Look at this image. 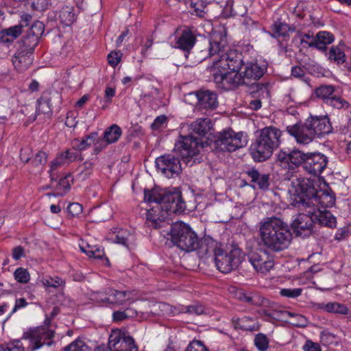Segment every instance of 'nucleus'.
Listing matches in <instances>:
<instances>
[{"label": "nucleus", "instance_id": "obj_1", "mask_svg": "<svg viewBox=\"0 0 351 351\" xmlns=\"http://www.w3.org/2000/svg\"><path fill=\"white\" fill-rule=\"evenodd\" d=\"M208 56L213 58V69L239 71L243 63L242 53L228 47L226 32L224 29L211 33Z\"/></svg>", "mask_w": 351, "mask_h": 351}, {"label": "nucleus", "instance_id": "obj_2", "mask_svg": "<svg viewBox=\"0 0 351 351\" xmlns=\"http://www.w3.org/2000/svg\"><path fill=\"white\" fill-rule=\"evenodd\" d=\"M258 234L262 245L276 252L287 249L292 240L289 226L277 217L263 219L258 225Z\"/></svg>", "mask_w": 351, "mask_h": 351}, {"label": "nucleus", "instance_id": "obj_3", "mask_svg": "<svg viewBox=\"0 0 351 351\" xmlns=\"http://www.w3.org/2000/svg\"><path fill=\"white\" fill-rule=\"evenodd\" d=\"M258 133L249 150L255 162H263L269 159L280 145L282 132L276 127L267 126L260 130Z\"/></svg>", "mask_w": 351, "mask_h": 351}, {"label": "nucleus", "instance_id": "obj_4", "mask_svg": "<svg viewBox=\"0 0 351 351\" xmlns=\"http://www.w3.org/2000/svg\"><path fill=\"white\" fill-rule=\"evenodd\" d=\"M144 199L146 202L165 206L167 210L173 212H183L186 207L181 191L177 188L145 189Z\"/></svg>", "mask_w": 351, "mask_h": 351}, {"label": "nucleus", "instance_id": "obj_5", "mask_svg": "<svg viewBox=\"0 0 351 351\" xmlns=\"http://www.w3.org/2000/svg\"><path fill=\"white\" fill-rule=\"evenodd\" d=\"M172 243L182 251L190 252L196 250L199 245V238L191 227L182 221L171 225L168 232Z\"/></svg>", "mask_w": 351, "mask_h": 351}, {"label": "nucleus", "instance_id": "obj_6", "mask_svg": "<svg viewBox=\"0 0 351 351\" xmlns=\"http://www.w3.org/2000/svg\"><path fill=\"white\" fill-rule=\"evenodd\" d=\"M289 177L290 179L288 180H291L288 189L291 204L299 210L305 209L307 198H310L314 193L313 181L302 176H294L293 173L289 174Z\"/></svg>", "mask_w": 351, "mask_h": 351}, {"label": "nucleus", "instance_id": "obj_7", "mask_svg": "<svg viewBox=\"0 0 351 351\" xmlns=\"http://www.w3.org/2000/svg\"><path fill=\"white\" fill-rule=\"evenodd\" d=\"M247 136L243 132H235L229 128L219 132L210 144L211 149L216 154L232 152L245 147L247 144Z\"/></svg>", "mask_w": 351, "mask_h": 351}, {"label": "nucleus", "instance_id": "obj_8", "mask_svg": "<svg viewBox=\"0 0 351 351\" xmlns=\"http://www.w3.org/2000/svg\"><path fill=\"white\" fill-rule=\"evenodd\" d=\"M213 254L217 269L223 274H228L236 269L243 258V254L240 249L234 247L230 250H224L221 245L215 246Z\"/></svg>", "mask_w": 351, "mask_h": 351}, {"label": "nucleus", "instance_id": "obj_9", "mask_svg": "<svg viewBox=\"0 0 351 351\" xmlns=\"http://www.w3.org/2000/svg\"><path fill=\"white\" fill-rule=\"evenodd\" d=\"M50 320L47 318L45 323L49 324ZM55 332L48 325L40 326L34 329H29L23 332L21 340H29L27 348L34 351L41 348L43 345L51 346L53 343V338Z\"/></svg>", "mask_w": 351, "mask_h": 351}, {"label": "nucleus", "instance_id": "obj_10", "mask_svg": "<svg viewBox=\"0 0 351 351\" xmlns=\"http://www.w3.org/2000/svg\"><path fill=\"white\" fill-rule=\"evenodd\" d=\"M306 153L293 149L292 150H280L276 154V163L282 169L287 171L286 179H290L289 174L293 173L301 165H304Z\"/></svg>", "mask_w": 351, "mask_h": 351}, {"label": "nucleus", "instance_id": "obj_11", "mask_svg": "<svg viewBox=\"0 0 351 351\" xmlns=\"http://www.w3.org/2000/svg\"><path fill=\"white\" fill-rule=\"evenodd\" d=\"M204 147L203 142L192 136H181L180 140L175 144L174 151L179 154L182 160L189 163L197 160L199 147Z\"/></svg>", "mask_w": 351, "mask_h": 351}, {"label": "nucleus", "instance_id": "obj_12", "mask_svg": "<svg viewBox=\"0 0 351 351\" xmlns=\"http://www.w3.org/2000/svg\"><path fill=\"white\" fill-rule=\"evenodd\" d=\"M213 75L214 82L218 88L225 90H230L243 85L242 77L239 71L214 69Z\"/></svg>", "mask_w": 351, "mask_h": 351}, {"label": "nucleus", "instance_id": "obj_13", "mask_svg": "<svg viewBox=\"0 0 351 351\" xmlns=\"http://www.w3.org/2000/svg\"><path fill=\"white\" fill-rule=\"evenodd\" d=\"M34 48L30 47V45L22 41L19 44V48L12 58V64L19 72H25L32 64Z\"/></svg>", "mask_w": 351, "mask_h": 351}, {"label": "nucleus", "instance_id": "obj_14", "mask_svg": "<svg viewBox=\"0 0 351 351\" xmlns=\"http://www.w3.org/2000/svg\"><path fill=\"white\" fill-rule=\"evenodd\" d=\"M155 165L158 171L168 178H173L181 172L180 159L171 154L156 158Z\"/></svg>", "mask_w": 351, "mask_h": 351}, {"label": "nucleus", "instance_id": "obj_15", "mask_svg": "<svg viewBox=\"0 0 351 351\" xmlns=\"http://www.w3.org/2000/svg\"><path fill=\"white\" fill-rule=\"evenodd\" d=\"M108 348L111 351H138L134 339L120 330H112L109 336Z\"/></svg>", "mask_w": 351, "mask_h": 351}, {"label": "nucleus", "instance_id": "obj_16", "mask_svg": "<svg viewBox=\"0 0 351 351\" xmlns=\"http://www.w3.org/2000/svg\"><path fill=\"white\" fill-rule=\"evenodd\" d=\"M308 125V122L305 120L304 123L298 122L287 126L286 131L294 138L298 145L305 146L315 139Z\"/></svg>", "mask_w": 351, "mask_h": 351}, {"label": "nucleus", "instance_id": "obj_17", "mask_svg": "<svg viewBox=\"0 0 351 351\" xmlns=\"http://www.w3.org/2000/svg\"><path fill=\"white\" fill-rule=\"evenodd\" d=\"M301 213L296 215L293 219L291 226L294 232L298 236L308 237L311 234L313 229V217L309 213V208L300 210Z\"/></svg>", "mask_w": 351, "mask_h": 351}, {"label": "nucleus", "instance_id": "obj_18", "mask_svg": "<svg viewBox=\"0 0 351 351\" xmlns=\"http://www.w3.org/2000/svg\"><path fill=\"white\" fill-rule=\"evenodd\" d=\"M327 157L319 152L306 153L303 168L308 173L317 176L325 169Z\"/></svg>", "mask_w": 351, "mask_h": 351}, {"label": "nucleus", "instance_id": "obj_19", "mask_svg": "<svg viewBox=\"0 0 351 351\" xmlns=\"http://www.w3.org/2000/svg\"><path fill=\"white\" fill-rule=\"evenodd\" d=\"M266 71L265 65H260L256 62H247L243 63L239 75L242 77L243 84H247L252 81H256L261 78Z\"/></svg>", "mask_w": 351, "mask_h": 351}, {"label": "nucleus", "instance_id": "obj_20", "mask_svg": "<svg viewBox=\"0 0 351 351\" xmlns=\"http://www.w3.org/2000/svg\"><path fill=\"white\" fill-rule=\"evenodd\" d=\"M196 40L195 28L184 27L176 32L175 47L189 53L193 48Z\"/></svg>", "mask_w": 351, "mask_h": 351}, {"label": "nucleus", "instance_id": "obj_21", "mask_svg": "<svg viewBox=\"0 0 351 351\" xmlns=\"http://www.w3.org/2000/svg\"><path fill=\"white\" fill-rule=\"evenodd\" d=\"M263 315L267 316L270 320L288 322L297 327H304L307 323L306 318L303 315L287 311H264Z\"/></svg>", "mask_w": 351, "mask_h": 351}, {"label": "nucleus", "instance_id": "obj_22", "mask_svg": "<svg viewBox=\"0 0 351 351\" xmlns=\"http://www.w3.org/2000/svg\"><path fill=\"white\" fill-rule=\"evenodd\" d=\"M315 138H322L332 132L328 116H311L306 119Z\"/></svg>", "mask_w": 351, "mask_h": 351}, {"label": "nucleus", "instance_id": "obj_23", "mask_svg": "<svg viewBox=\"0 0 351 351\" xmlns=\"http://www.w3.org/2000/svg\"><path fill=\"white\" fill-rule=\"evenodd\" d=\"M171 210H167L165 206L156 205L147 210L146 219L148 226L158 228L163 226L168 216L172 213H177Z\"/></svg>", "mask_w": 351, "mask_h": 351}, {"label": "nucleus", "instance_id": "obj_24", "mask_svg": "<svg viewBox=\"0 0 351 351\" xmlns=\"http://www.w3.org/2000/svg\"><path fill=\"white\" fill-rule=\"evenodd\" d=\"M108 298H98L99 300L107 301L109 304L123 305L126 303L131 304L134 302L132 292L129 291H119L112 288L106 289Z\"/></svg>", "mask_w": 351, "mask_h": 351}, {"label": "nucleus", "instance_id": "obj_25", "mask_svg": "<svg viewBox=\"0 0 351 351\" xmlns=\"http://www.w3.org/2000/svg\"><path fill=\"white\" fill-rule=\"evenodd\" d=\"M335 203V197L334 195L327 191H315L310 198H307L306 208H311L314 206L318 208L320 206L323 208L332 207Z\"/></svg>", "mask_w": 351, "mask_h": 351}, {"label": "nucleus", "instance_id": "obj_26", "mask_svg": "<svg viewBox=\"0 0 351 351\" xmlns=\"http://www.w3.org/2000/svg\"><path fill=\"white\" fill-rule=\"evenodd\" d=\"M309 213L312 215L313 223L330 228H336V217L330 211L313 206L309 208Z\"/></svg>", "mask_w": 351, "mask_h": 351}, {"label": "nucleus", "instance_id": "obj_27", "mask_svg": "<svg viewBox=\"0 0 351 351\" xmlns=\"http://www.w3.org/2000/svg\"><path fill=\"white\" fill-rule=\"evenodd\" d=\"M249 261L253 266L254 269L260 273L266 274L274 267V260L270 258L266 253L251 254L249 257Z\"/></svg>", "mask_w": 351, "mask_h": 351}, {"label": "nucleus", "instance_id": "obj_28", "mask_svg": "<svg viewBox=\"0 0 351 351\" xmlns=\"http://www.w3.org/2000/svg\"><path fill=\"white\" fill-rule=\"evenodd\" d=\"M197 103V108L199 110H213L218 106L217 94L210 90H199L194 93Z\"/></svg>", "mask_w": 351, "mask_h": 351}, {"label": "nucleus", "instance_id": "obj_29", "mask_svg": "<svg viewBox=\"0 0 351 351\" xmlns=\"http://www.w3.org/2000/svg\"><path fill=\"white\" fill-rule=\"evenodd\" d=\"M44 32L43 23L37 21L32 24L27 35L22 40V42L30 45V47H35L38 44L39 39Z\"/></svg>", "mask_w": 351, "mask_h": 351}, {"label": "nucleus", "instance_id": "obj_30", "mask_svg": "<svg viewBox=\"0 0 351 351\" xmlns=\"http://www.w3.org/2000/svg\"><path fill=\"white\" fill-rule=\"evenodd\" d=\"M235 296L239 300L250 305L261 306L264 302V298L256 291L238 289L236 291Z\"/></svg>", "mask_w": 351, "mask_h": 351}, {"label": "nucleus", "instance_id": "obj_31", "mask_svg": "<svg viewBox=\"0 0 351 351\" xmlns=\"http://www.w3.org/2000/svg\"><path fill=\"white\" fill-rule=\"evenodd\" d=\"M78 13L77 8L71 5H64L60 11V22L64 26H70L75 21Z\"/></svg>", "mask_w": 351, "mask_h": 351}, {"label": "nucleus", "instance_id": "obj_32", "mask_svg": "<svg viewBox=\"0 0 351 351\" xmlns=\"http://www.w3.org/2000/svg\"><path fill=\"white\" fill-rule=\"evenodd\" d=\"M22 33V25H14L0 32V43L10 44Z\"/></svg>", "mask_w": 351, "mask_h": 351}, {"label": "nucleus", "instance_id": "obj_33", "mask_svg": "<svg viewBox=\"0 0 351 351\" xmlns=\"http://www.w3.org/2000/svg\"><path fill=\"white\" fill-rule=\"evenodd\" d=\"M327 60L337 64H342L346 62V54L340 45L332 46L324 52Z\"/></svg>", "mask_w": 351, "mask_h": 351}, {"label": "nucleus", "instance_id": "obj_34", "mask_svg": "<svg viewBox=\"0 0 351 351\" xmlns=\"http://www.w3.org/2000/svg\"><path fill=\"white\" fill-rule=\"evenodd\" d=\"M316 49L319 51L324 52L327 49V45L335 41V36L326 31H320L316 36Z\"/></svg>", "mask_w": 351, "mask_h": 351}, {"label": "nucleus", "instance_id": "obj_35", "mask_svg": "<svg viewBox=\"0 0 351 351\" xmlns=\"http://www.w3.org/2000/svg\"><path fill=\"white\" fill-rule=\"evenodd\" d=\"M111 239L114 243L122 245L129 248L132 243L134 236L126 229H119L117 232H114Z\"/></svg>", "mask_w": 351, "mask_h": 351}, {"label": "nucleus", "instance_id": "obj_36", "mask_svg": "<svg viewBox=\"0 0 351 351\" xmlns=\"http://www.w3.org/2000/svg\"><path fill=\"white\" fill-rule=\"evenodd\" d=\"M232 322L237 327L245 330L254 331L257 330L258 324L256 319L252 317L243 316L242 317H233Z\"/></svg>", "mask_w": 351, "mask_h": 351}, {"label": "nucleus", "instance_id": "obj_37", "mask_svg": "<svg viewBox=\"0 0 351 351\" xmlns=\"http://www.w3.org/2000/svg\"><path fill=\"white\" fill-rule=\"evenodd\" d=\"M251 181L256 183L261 189H266L269 185L268 174H261L256 169H252L247 172Z\"/></svg>", "mask_w": 351, "mask_h": 351}, {"label": "nucleus", "instance_id": "obj_38", "mask_svg": "<svg viewBox=\"0 0 351 351\" xmlns=\"http://www.w3.org/2000/svg\"><path fill=\"white\" fill-rule=\"evenodd\" d=\"M80 250L90 258H101L104 255V249L100 246L91 245L84 241L79 244Z\"/></svg>", "mask_w": 351, "mask_h": 351}, {"label": "nucleus", "instance_id": "obj_39", "mask_svg": "<svg viewBox=\"0 0 351 351\" xmlns=\"http://www.w3.org/2000/svg\"><path fill=\"white\" fill-rule=\"evenodd\" d=\"M51 100V97L49 96V93H43L42 96L37 100V107L36 113L37 114H51L52 113Z\"/></svg>", "mask_w": 351, "mask_h": 351}, {"label": "nucleus", "instance_id": "obj_40", "mask_svg": "<svg viewBox=\"0 0 351 351\" xmlns=\"http://www.w3.org/2000/svg\"><path fill=\"white\" fill-rule=\"evenodd\" d=\"M212 122L208 118L198 119L191 124V129L193 132L204 136L211 129Z\"/></svg>", "mask_w": 351, "mask_h": 351}, {"label": "nucleus", "instance_id": "obj_41", "mask_svg": "<svg viewBox=\"0 0 351 351\" xmlns=\"http://www.w3.org/2000/svg\"><path fill=\"white\" fill-rule=\"evenodd\" d=\"M121 134V128L117 124H113L104 132V139L107 144L114 143L120 138Z\"/></svg>", "mask_w": 351, "mask_h": 351}, {"label": "nucleus", "instance_id": "obj_42", "mask_svg": "<svg viewBox=\"0 0 351 351\" xmlns=\"http://www.w3.org/2000/svg\"><path fill=\"white\" fill-rule=\"evenodd\" d=\"M319 308L328 313H338L346 315L348 313V308L343 304L338 302H328L327 304L321 303L318 304Z\"/></svg>", "mask_w": 351, "mask_h": 351}, {"label": "nucleus", "instance_id": "obj_43", "mask_svg": "<svg viewBox=\"0 0 351 351\" xmlns=\"http://www.w3.org/2000/svg\"><path fill=\"white\" fill-rule=\"evenodd\" d=\"M335 88L332 85H322L315 90V96L322 99L324 104H326L333 95Z\"/></svg>", "mask_w": 351, "mask_h": 351}, {"label": "nucleus", "instance_id": "obj_44", "mask_svg": "<svg viewBox=\"0 0 351 351\" xmlns=\"http://www.w3.org/2000/svg\"><path fill=\"white\" fill-rule=\"evenodd\" d=\"M290 27L289 25L280 21H276L271 27V36L274 38L286 37L289 36Z\"/></svg>", "mask_w": 351, "mask_h": 351}, {"label": "nucleus", "instance_id": "obj_45", "mask_svg": "<svg viewBox=\"0 0 351 351\" xmlns=\"http://www.w3.org/2000/svg\"><path fill=\"white\" fill-rule=\"evenodd\" d=\"M96 136L97 133H91L80 141L79 139H75L72 143L73 148L75 151L84 150L95 143Z\"/></svg>", "mask_w": 351, "mask_h": 351}, {"label": "nucleus", "instance_id": "obj_46", "mask_svg": "<svg viewBox=\"0 0 351 351\" xmlns=\"http://www.w3.org/2000/svg\"><path fill=\"white\" fill-rule=\"evenodd\" d=\"M40 280L47 288H58L65 285V281L57 276H43Z\"/></svg>", "mask_w": 351, "mask_h": 351}, {"label": "nucleus", "instance_id": "obj_47", "mask_svg": "<svg viewBox=\"0 0 351 351\" xmlns=\"http://www.w3.org/2000/svg\"><path fill=\"white\" fill-rule=\"evenodd\" d=\"M206 2L203 0H191L190 12L199 17H203L206 13Z\"/></svg>", "mask_w": 351, "mask_h": 351}, {"label": "nucleus", "instance_id": "obj_48", "mask_svg": "<svg viewBox=\"0 0 351 351\" xmlns=\"http://www.w3.org/2000/svg\"><path fill=\"white\" fill-rule=\"evenodd\" d=\"M93 163L90 161H86L80 165L77 169L75 178L77 180L82 181L88 178L92 173Z\"/></svg>", "mask_w": 351, "mask_h": 351}, {"label": "nucleus", "instance_id": "obj_49", "mask_svg": "<svg viewBox=\"0 0 351 351\" xmlns=\"http://www.w3.org/2000/svg\"><path fill=\"white\" fill-rule=\"evenodd\" d=\"M62 351H93V350L84 340L78 338L66 346Z\"/></svg>", "mask_w": 351, "mask_h": 351}, {"label": "nucleus", "instance_id": "obj_50", "mask_svg": "<svg viewBox=\"0 0 351 351\" xmlns=\"http://www.w3.org/2000/svg\"><path fill=\"white\" fill-rule=\"evenodd\" d=\"M63 163L69 165L78 159V153L73 149H67L65 151L57 154Z\"/></svg>", "mask_w": 351, "mask_h": 351}, {"label": "nucleus", "instance_id": "obj_51", "mask_svg": "<svg viewBox=\"0 0 351 351\" xmlns=\"http://www.w3.org/2000/svg\"><path fill=\"white\" fill-rule=\"evenodd\" d=\"M325 104L338 110L342 108L348 109L349 107V103L346 100L335 95Z\"/></svg>", "mask_w": 351, "mask_h": 351}, {"label": "nucleus", "instance_id": "obj_52", "mask_svg": "<svg viewBox=\"0 0 351 351\" xmlns=\"http://www.w3.org/2000/svg\"><path fill=\"white\" fill-rule=\"evenodd\" d=\"M47 161V154L43 151H38L31 160L32 165L39 171L43 169Z\"/></svg>", "mask_w": 351, "mask_h": 351}, {"label": "nucleus", "instance_id": "obj_53", "mask_svg": "<svg viewBox=\"0 0 351 351\" xmlns=\"http://www.w3.org/2000/svg\"><path fill=\"white\" fill-rule=\"evenodd\" d=\"M14 279L22 284L27 283L30 280V274L27 269L23 267L17 268L14 272Z\"/></svg>", "mask_w": 351, "mask_h": 351}, {"label": "nucleus", "instance_id": "obj_54", "mask_svg": "<svg viewBox=\"0 0 351 351\" xmlns=\"http://www.w3.org/2000/svg\"><path fill=\"white\" fill-rule=\"evenodd\" d=\"M73 180V179L71 174H67L60 180L57 185V189L60 191V195H62L68 191L71 187V182Z\"/></svg>", "mask_w": 351, "mask_h": 351}, {"label": "nucleus", "instance_id": "obj_55", "mask_svg": "<svg viewBox=\"0 0 351 351\" xmlns=\"http://www.w3.org/2000/svg\"><path fill=\"white\" fill-rule=\"evenodd\" d=\"M0 351H25L20 340H13L8 344L0 345Z\"/></svg>", "mask_w": 351, "mask_h": 351}, {"label": "nucleus", "instance_id": "obj_56", "mask_svg": "<svg viewBox=\"0 0 351 351\" xmlns=\"http://www.w3.org/2000/svg\"><path fill=\"white\" fill-rule=\"evenodd\" d=\"M64 165H65V164L63 163L58 156L56 155V157L51 162L49 170V173L51 180H57L58 176L55 171Z\"/></svg>", "mask_w": 351, "mask_h": 351}, {"label": "nucleus", "instance_id": "obj_57", "mask_svg": "<svg viewBox=\"0 0 351 351\" xmlns=\"http://www.w3.org/2000/svg\"><path fill=\"white\" fill-rule=\"evenodd\" d=\"M254 344L259 351H266L269 347V341L266 335L259 333L254 338Z\"/></svg>", "mask_w": 351, "mask_h": 351}, {"label": "nucleus", "instance_id": "obj_58", "mask_svg": "<svg viewBox=\"0 0 351 351\" xmlns=\"http://www.w3.org/2000/svg\"><path fill=\"white\" fill-rule=\"evenodd\" d=\"M300 43L306 45L309 47H316L315 36L310 32L300 35Z\"/></svg>", "mask_w": 351, "mask_h": 351}, {"label": "nucleus", "instance_id": "obj_59", "mask_svg": "<svg viewBox=\"0 0 351 351\" xmlns=\"http://www.w3.org/2000/svg\"><path fill=\"white\" fill-rule=\"evenodd\" d=\"M187 313L189 315H200L206 313L205 307L198 303L187 306Z\"/></svg>", "mask_w": 351, "mask_h": 351}, {"label": "nucleus", "instance_id": "obj_60", "mask_svg": "<svg viewBox=\"0 0 351 351\" xmlns=\"http://www.w3.org/2000/svg\"><path fill=\"white\" fill-rule=\"evenodd\" d=\"M302 289L301 288L282 289L280 291V294L282 296H284L286 298H296L302 294Z\"/></svg>", "mask_w": 351, "mask_h": 351}, {"label": "nucleus", "instance_id": "obj_61", "mask_svg": "<svg viewBox=\"0 0 351 351\" xmlns=\"http://www.w3.org/2000/svg\"><path fill=\"white\" fill-rule=\"evenodd\" d=\"M163 309L165 311L169 310L171 313L173 315H176L179 313H187V306H184L182 304H178L175 306H170L167 304H164L163 305Z\"/></svg>", "mask_w": 351, "mask_h": 351}, {"label": "nucleus", "instance_id": "obj_62", "mask_svg": "<svg viewBox=\"0 0 351 351\" xmlns=\"http://www.w3.org/2000/svg\"><path fill=\"white\" fill-rule=\"evenodd\" d=\"M185 351H208V349L202 341L193 340L188 345Z\"/></svg>", "mask_w": 351, "mask_h": 351}, {"label": "nucleus", "instance_id": "obj_63", "mask_svg": "<svg viewBox=\"0 0 351 351\" xmlns=\"http://www.w3.org/2000/svg\"><path fill=\"white\" fill-rule=\"evenodd\" d=\"M50 4L51 0H32V8L38 11L47 10Z\"/></svg>", "mask_w": 351, "mask_h": 351}, {"label": "nucleus", "instance_id": "obj_64", "mask_svg": "<svg viewBox=\"0 0 351 351\" xmlns=\"http://www.w3.org/2000/svg\"><path fill=\"white\" fill-rule=\"evenodd\" d=\"M28 305V302L23 298H16L15 300L14 306L12 310V311L8 315L6 319H8L14 313L17 312L21 308H25Z\"/></svg>", "mask_w": 351, "mask_h": 351}]
</instances>
